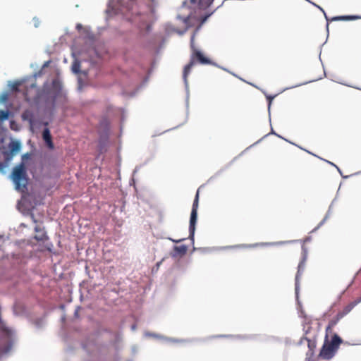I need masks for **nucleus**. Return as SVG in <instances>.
<instances>
[{
    "label": "nucleus",
    "instance_id": "nucleus-16",
    "mask_svg": "<svg viewBox=\"0 0 361 361\" xmlns=\"http://www.w3.org/2000/svg\"><path fill=\"white\" fill-rule=\"evenodd\" d=\"M8 116H9V112L8 111H4V110L0 111V120L1 121H4V120L8 119Z\"/></svg>",
    "mask_w": 361,
    "mask_h": 361
},
{
    "label": "nucleus",
    "instance_id": "nucleus-5",
    "mask_svg": "<svg viewBox=\"0 0 361 361\" xmlns=\"http://www.w3.org/2000/svg\"><path fill=\"white\" fill-rule=\"evenodd\" d=\"M198 206H199V189L197 190V191L196 192V195H195V200L193 201L191 214H190V218L189 231H190V236L191 238H193L195 231V226H196L197 219Z\"/></svg>",
    "mask_w": 361,
    "mask_h": 361
},
{
    "label": "nucleus",
    "instance_id": "nucleus-26",
    "mask_svg": "<svg viewBox=\"0 0 361 361\" xmlns=\"http://www.w3.org/2000/svg\"><path fill=\"white\" fill-rule=\"evenodd\" d=\"M180 240H173V241H174V242H176V243H178V242H180Z\"/></svg>",
    "mask_w": 361,
    "mask_h": 361
},
{
    "label": "nucleus",
    "instance_id": "nucleus-29",
    "mask_svg": "<svg viewBox=\"0 0 361 361\" xmlns=\"http://www.w3.org/2000/svg\"><path fill=\"white\" fill-rule=\"evenodd\" d=\"M161 262H158L157 265L159 267Z\"/></svg>",
    "mask_w": 361,
    "mask_h": 361
},
{
    "label": "nucleus",
    "instance_id": "nucleus-19",
    "mask_svg": "<svg viewBox=\"0 0 361 361\" xmlns=\"http://www.w3.org/2000/svg\"><path fill=\"white\" fill-rule=\"evenodd\" d=\"M30 158V154H25L23 156V159H29Z\"/></svg>",
    "mask_w": 361,
    "mask_h": 361
},
{
    "label": "nucleus",
    "instance_id": "nucleus-12",
    "mask_svg": "<svg viewBox=\"0 0 361 361\" xmlns=\"http://www.w3.org/2000/svg\"><path fill=\"white\" fill-rule=\"evenodd\" d=\"M174 251L180 255H184L187 252V247L184 245L180 246H175Z\"/></svg>",
    "mask_w": 361,
    "mask_h": 361
},
{
    "label": "nucleus",
    "instance_id": "nucleus-18",
    "mask_svg": "<svg viewBox=\"0 0 361 361\" xmlns=\"http://www.w3.org/2000/svg\"><path fill=\"white\" fill-rule=\"evenodd\" d=\"M275 96H271V95H267L266 97H267V99L268 100L269 102V106H270L272 100L274 99Z\"/></svg>",
    "mask_w": 361,
    "mask_h": 361
},
{
    "label": "nucleus",
    "instance_id": "nucleus-20",
    "mask_svg": "<svg viewBox=\"0 0 361 361\" xmlns=\"http://www.w3.org/2000/svg\"><path fill=\"white\" fill-rule=\"evenodd\" d=\"M11 348V345H9L6 349L4 350V353H8Z\"/></svg>",
    "mask_w": 361,
    "mask_h": 361
},
{
    "label": "nucleus",
    "instance_id": "nucleus-24",
    "mask_svg": "<svg viewBox=\"0 0 361 361\" xmlns=\"http://www.w3.org/2000/svg\"><path fill=\"white\" fill-rule=\"evenodd\" d=\"M207 17H208V16H205V17L203 18L202 22H204V21L207 20Z\"/></svg>",
    "mask_w": 361,
    "mask_h": 361
},
{
    "label": "nucleus",
    "instance_id": "nucleus-21",
    "mask_svg": "<svg viewBox=\"0 0 361 361\" xmlns=\"http://www.w3.org/2000/svg\"><path fill=\"white\" fill-rule=\"evenodd\" d=\"M355 301L357 302V304H359L360 302H361V295L360 297H358Z\"/></svg>",
    "mask_w": 361,
    "mask_h": 361
},
{
    "label": "nucleus",
    "instance_id": "nucleus-14",
    "mask_svg": "<svg viewBox=\"0 0 361 361\" xmlns=\"http://www.w3.org/2000/svg\"><path fill=\"white\" fill-rule=\"evenodd\" d=\"M355 17L351 16H336L332 18V20H349L355 19Z\"/></svg>",
    "mask_w": 361,
    "mask_h": 361
},
{
    "label": "nucleus",
    "instance_id": "nucleus-4",
    "mask_svg": "<svg viewBox=\"0 0 361 361\" xmlns=\"http://www.w3.org/2000/svg\"><path fill=\"white\" fill-rule=\"evenodd\" d=\"M12 180L15 188L18 191L24 192L27 190L28 178L26 173V167L23 162L15 166L11 173Z\"/></svg>",
    "mask_w": 361,
    "mask_h": 361
},
{
    "label": "nucleus",
    "instance_id": "nucleus-8",
    "mask_svg": "<svg viewBox=\"0 0 361 361\" xmlns=\"http://www.w3.org/2000/svg\"><path fill=\"white\" fill-rule=\"evenodd\" d=\"M42 137L49 149L54 148V144L51 139L50 131L48 128H44L42 133Z\"/></svg>",
    "mask_w": 361,
    "mask_h": 361
},
{
    "label": "nucleus",
    "instance_id": "nucleus-2",
    "mask_svg": "<svg viewBox=\"0 0 361 361\" xmlns=\"http://www.w3.org/2000/svg\"><path fill=\"white\" fill-rule=\"evenodd\" d=\"M152 1L153 0H128L122 6L121 12L126 16L128 13H131L132 16L128 19L133 20L134 16L141 15L147 10H152Z\"/></svg>",
    "mask_w": 361,
    "mask_h": 361
},
{
    "label": "nucleus",
    "instance_id": "nucleus-7",
    "mask_svg": "<svg viewBox=\"0 0 361 361\" xmlns=\"http://www.w3.org/2000/svg\"><path fill=\"white\" fill-rule=\"evenodd\" d=\"M35 231L37 234L35 235L34 238L37 241H45L48 239L46 232L44 228H42L39 226H35Z\"/></svg>",
    "mask_w": 361,
    "mask_h": 361
},
{
    "label": "nucleus",
    "instance_id": "nucleus-17",
    "mask_svg": "<svg viewBox=\"0 0 361 361\" xmlns=\"http://www.w3.org/2000/svg\"><path fill=\"white\" fill-rule=\"evenodd\" d=\"M73 71L75 73H78L80 72V64L79 62L75 61L72 66Z\"/></svg>",
    "mask_w": 361,
    "mask_h": 361
},
{
    "label": "nucleus",
    "instance_id": "nucleus-27",
    "mask_svg": "<svg viewBox=\"0 0 361 361\" xmlns=\"http://www.w3.org/2000/svg\"><path fill=\"white\" fill-rule=\"evenodd\" d=\"M331 165H334V166H336V164H334V163L329 162Z\"/></svg>",
    "mask_w": 361,
    "mask_h": 361
},
{
    "label": "nucleus",
    "instance_id": "nucleus-3",
    "mask_svg": "<svg viewBox=\"0 0 361 361\" xmlns=\"http://www.w3.org/2000/svg\"><path fill=\"white\" fill-rule=\"evenodd\" d=\"M342 342L343 340L337 334H333L331 336H326L325 334L324 344L319 352V357L325 360L332 358Z\"/></svg>",
    "mask_w": 361,
    "mask_h": 361
},
{
    "label": "nucleus",
    "instance_id": "nucleus-1",
    "mask_svg": "<svg viewBox=\"0 0 361 361\" xmlns=\"http://www.w3.org/2000/svg\"><path fill=\"white\" fill-rule=\"evenodd\" d=\"M195 34L194 33L190 39V48L192 50L190 60L188 64H187L183 69V78L185 81V83L188 82V76L190 73V71L192 66L196 63H199L201 64H212V61L204 56L202 53L198 50L195 46Z\"/></svg>",
    "mask_w": 361,
    "mask_h": 361
},
{
    "label": "nucleus",
    "instance_id": "nucleus-28",
    "mask_svg": "<svg viewBox=\"0 0 361 361\" xmlns=\"http://www.w3.org/2000/svg\"><path fill=\"white\" fill-rule=\"evenodd\" d=\"M331 165H334V166H336V164H334V163L329 162Z\"/></svg>",
    "mask_w": 361,
    "mask_h": 361
},
{
    "label": "nucleus",
    "instance_id": "nucleus-25",
    "mask_svg": "<svg viewBox=\"0 0 361 361\" xmlns=\"http://www.w3.org/2000/svg\"><path fill=\"white\" fill-rule=\"evenodd\" d=\"M2 166H3V164H2V163L0 162V169L2 168Z\"/></svg>",
    "mask_w": 361,
    "mask_h": 361
},
{
    "label": "nucleus",
    "instance_id": "nucleus-23",
    "mask_svg": "<svg viewBox=\"0 0 361 361\" xmlns=\"http://www.w3.org/2000/svg\"><path fill=\"white\" fill-rule=\"evenodd\" d=\"M314 5H315L317 8H319L321 11H322L324 13V10L322 9V8H321L319 6H317V5H316V4H314Z\"/></svg>",
    "mask_w": 361,
    "mask_h": 361
},
{
    "label": "nucleus",
    "instance_id": "nucleus-9",
    "mask_svg": "<svg viewBox=\"0 0 361 361\" xmlns=\"http://www.w3.org/2000/svg\"><path fill=\"white\" fill-rule=\"evenodd\" d=\"M190 4L197 5L200 8L205 9L208 8L214 0H190Z\"/></svg>",
    "mask_w": 361,
    "mask_h": 361
},
{
    "label": "nucleus",
    "instance_id": "nucleus-22",
    "mask_svg": "<svg viewBox=\"0 0 361 361\" xmlns=\"http://www.w3.org/2000/svg\"><path fill=\"white\" fill-rule=\"evenodd\" d=\"M31 218H32V219L34 223H37V220L35 219V218L33 214H31Z\"/></svg>",
    "mask_w": 361,
    "mask_h": 361
},
{
    "label": "nucleus",
    "instance_id": "nucleus-6",
    "mask_svg": "<svg viewBox=\"0 0 361 361\" xmlns=\"http://www.w3.org/2000/svg\"><path fill=\"white\" fill-rule=\"evenodd\" d=\"M341 319H342V317H340L339 314H337L334 319H332L331 320L329 321L328 326L326 328V332H325L326 334H326V336H331V335H333V334H335L333 331L334 327L337 324L338 321Z\"/></svg>",
    "mask_w": 361,
    "mask_h": 361
},
{
    "label": "nucleus",
    "instance_id": "nucleus-10",
    "mask_svg": "<svg viewBox=\"0 0 361 361\" xmlns=\"http://www.w3.org/2000/svg\"><path fill=\"white\" fill-rule=\"evenodd\" d=\"M357 305V303L355 301V300L350 302L342 310V311L338 313L339 314V317L343 318L344 316L348 314Z\"/></svg>",
    "mask_w": 361,
    "mask_h": 361
},
{
    "label": "nucleus",
    "instance_id": "nucleus-15",
    "mask_svg": "<svg viewBox=\"0 0 361 361\" xmlns=\"http://www.w3.org/2000/svg\"><path fill=\"white\" fill-rule=\"evenodd\" d=\"M305 259L303 258V259L298 264V273L296 274V276H295V280L296 281L298 280L299 279V276H300V272L304 268V264H305Z\"/></svg>",
    "mask_w": 361,
    "mask_h": 361
},
{
    "label": "nucleus",
    "instance_id": "nucleus-13",
    "mask_svg": "<svg viewBox=\"0 0 361 361\" xmlns=\"http://www.w3.org/2000/svg\"><path fill=\"white\" fill-rule=\"evenodd\" d=\"M22 118L28 121L30 124H32V114L30 111H25L22 114Z\"/></svg>",
    "mask_w": 361,
    "mask_h": 361
},
{
    "label": "nucleus",
    "instance_id": "nucleus-11",
    "mask_svg": "<svg viewBox=\"0 0 361 361\" xmlns=\"http://www.w3.org/2000/svg\"><path fill=\"white\" fill-rule=\"evenodd\" d=\"M21 147L20 143L18 141H12L8 145L11 153L15 154L20 151Z\"/></svg>",
    "mask_w": 361,
    "mask_h": 361
}]
</instances>
